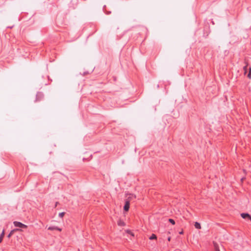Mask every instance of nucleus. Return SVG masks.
<instances>
[{
  "label": "nucleus",
  "mask_w": 251,
  "mask_h": 251,
  "mask_svg": "<svg viewBox=\"0 0 251 251\" xmlns=\"http://www.w3.org/2000/svg\"><path fill=\"white\" fill-rule=\"evenodd\" d=\"M44 97V94L41 92H39L36 94V98L35 101H39L41 100Z\"/></svg>",
  "instance_id": "obj_2"
},
{
  "label": "nucleus",
  "mask_w": 251,
  "mask_h": 251,
  "mask_svg": "<svg viewBox=\"0 0 251 251\" xmlns=\"http://www.w3.org/2000/svg\"><path fill=\"white\" fill-rule=\"evenodd\" d=\"M17 230H18V229H17V228L14 229H13L12 230H11V232L8 235V237L9 238L13 234V233L15 231H17Z\"/></svg>",
  "instance_id": "obj_9"
},
{
  "label": "nucleus",
  "mask_w": 251,
  "mask_h": 251,
  "mask_svg": "<svg viewBox=\"0 0 251 251\" xmlns=\"http://www.w3.org/2000/svg\"><path fill=\"white\" fill-rule=\"evenodd\" d=\"M194 226H195V228L197 229H200L201 228V225L198 222H196L195 223Z\"/></svg>",
  "instance_id": "obj_8"
},
{
  "label": "nucleus",
  "mask_w": 251,
  "mask_h": 251,
  "mask_svg": "<svg viewBox=\"0 0 251 251\" xmlns=\"http://www.w3.org/2000/svg\"><path fill=\"white\" fill-rule=\"evenodd\" d=\"M169 222H170L172 225H175V221L172 219H169Z\"/></svg>",
  "instance_id": "obj_14"
},
{
  "label": "nucleus",
  "mask_w": 251,
  "mask_h": 251,
  "mask_svg": "<svg viewBox=\"0 0 251 251\" xmlns=\"http://www.w3.org/2000/svg\"><path fill=\"white\" fill-rule=\"evenodd\" d=\"M129 201H126L125 202V205L124 206V209L126 211H127L129 210Z\"/></svg>",
  "instance_id": "obj_3"
},
{
  "label": "nucleus",
  "mask_w": 251,
  "mask_h": 251,
  "mask_svg": "<svg viewBox=\"0 0 251 251\" xmlns=\"http://www.w3.org/2000/svg\"><path fill=\"white\" fill-rule=\"evenodd\" d=\"M131 198H132V197H134V198H135V196L133 195H131Z\"/></svg>",
  "instance_id": "obj_17"
},
{
  "label": "nucleus",
  "mask_w": 251,
  "mask_h": 251,
  "mask_svg": "<svg viewBox=\"0 0 251 251\" xmlns=\"http://www.w3.org/2000/svg\"><path fill=\"white\" fill-rule=\"evenodd\" d=\"M65 212H64L60 213L59 214V217L60 218H62V217L64 216V215H65Z\"/></svg>",
  "instance_id": "obj_15"
},
{
  "label": "nucleus",
  "mask_w": 251,
  "mask_h": 251,
  "mask_svg": "<svg viewBox=\"0 0 251 251\" xmlns=\"http://www.w3.org/2000/svg\"><path fill=\"white\" fill-rule=\"evenodd\" d=\"M48 230H58L59 231H61L62 230V229L57 227V226H49L48 228Z\"/></svg>",
  "instance_id": "obj_4"
},
{
  "label": "nucleus",
  "mask_w": 251,
  "mask_h": 251,
  "mask_svg": "<svg viewBox=\"0 0 251 251\" xmlns=\"http://www.w3.org/2000/svg\"><path fill=\"white\" fill-rule=\"evenodd\" d=\"M118 225L119 226H125L126 225V224L123 221L120 220L118 221Z\"/></svg>",
  "instance_id": "obj_6"
},
{
  "label": "nucleus",
  "mask_w": 251,
  "mask_h": 251,
  "mask_svg": "<svg viewBox=\"0 0 251 251\" xmlns=\"http://www.w3.org/2000/svg\"><path fill=\"white\" fill-rule=\"evenodd\" d=\"M215 251H220L219 249V245L216 243L213 242Z\"/></svg>",
  "instance_id": "obj_7"
},
{
  "label": "nucleus",
  "mask_w": 251,
  "mask_h": 251,
  "mask_svg": "<svg viewBox=\"0 0 251 251\" xmlns=\"http://www.w3.org/2000/svg\"><path fill=\"white\" fill-rule=\"evenodd\" d=\"M248 219L251 221V216L250 215V217L248 218Z\"/></svg>",
  "instance_id": "obj_16"
},
{
  "label": "nucleus",
  "mask_w": 251,
  "mask_h": 251,
  "mask_svg": "<svg viewBox=\"0 0 251 251\" xmlns=\"http://www.w3.org/2000/svg\"><path fill=\"white\" fill-rule=\"evenodd\" d=\"M157 238V236L154 234H152L149 238L150 240L156 239Z\"/></svg>",
  "instance_id": "obj_11"
},
{
  "label": "nucleus",
  "mask_w": 251,
  "mask_h": 251,
  "mask_svg": "<svg viewBox=\"0 0 251 251\" xmlns=\"http://www.w3.org/2000/svg\"><path fill=\"white\" fill-rule=\"evenodd\" d=\"M248 77L249 78L251 79V68H249V72L248 75Z\"/></svg>",
  "instance_id": "obj_12"
},
{
  "label": "nucleus",
  "mask_w": 251,
  "mask_h": 251,
  "mask_svg": "<svg viewBox=\"0 0 251 251\" xmlns=\"http://www.w3.org/2000/svg\"><path fill=\"white\" fill-rule=\"evenodd\" d=\"M241 216L243 219H246L247 218H248L250 217V215L249 214L244 213H242Z\"/></svg>",
  "instance_id": "obj_5"
},
{
  "label": "nucleus",
  "mask_w": 251,
  "mask_h": 251,
  "mask_svg": "<svg viewBox=\"0 0 251 251\" xmlns=\"http://www.w3.org/2000/svg\"><path fill=\"white\" fill-rule=\"evenodd\" d=\"M247 69H248V65H247L243 67V70L244 71L245 74L247 73Z\"/></svg>",
  "instance_id": "obj_13"
},
{
  "label": "nucleus",
  "mask_w": 251,
  "mask_h": 251,
  "mask_svg": "<svg viewBox=\"0 0 251 251\" xmlns=\"http://www.w3.org/2000/svg\"><path fill=\"white\" fill-rule=\"evenodd\" d=\"M170 240H171V237H168V241H170Z\"/></svg>",
  "instance_id": "obj_18"
},
{
  "label": "nucleus",
  "mask_w": 251,
  "mask_h": 251,
  "mask_svg": "<svg viewBox=\"0 0 251 251\" xmlns=\"http://www.w3.org/2000/svg\"><path fill=\"white\" fill-rule=\"evenodd\" d=\"M58 202H56V203H55V206H57V204H58Z\"/></svg>",
  "instance_id": "obj_19"
},
{
  "label": "nucleus",
  "mask_w": 251,
  "mask_h": 251,
  "mask_svg": "<svg viewBox=\"0 0 251 251\" xmlns=\"http://www.w3.org/2000/svg\"><path fill=\"white\" fill-rule=\"evenodd\" d=\"M13 224L15 226L19 227V228H25L27 227V226L25 225L20 222L14 221L13 222Z\"/></svg>",
  "instance_id": "obj_1"
},
{
  "label": "nucleus",
  "mask_w": 251,
  "mask_h": 251,
  "mask_svg": "<svg viewBox=\"0 0 251 251\" xmlns=\"http://www.w3.org/2000/svg\"><path fill=\"white\" fill-rule=\"evenodd\" d=\"M4 235V230H3L2 233L0 235V243H1L2 242V239L3 238Z\"/></svg>",
  "instance_id": "obj_10"
}]
</instances>
